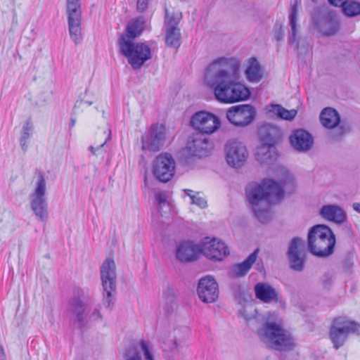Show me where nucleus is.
I'll return each mask as SVG.
<instances>
[{"instance_id":"obj_1","label":"nucleus","mask_w":360,"mask_h":360,"mask_svg":"<svg viewBox=\"0 0 360 360\" xmlns=\"http://www.w3.org/2000/svg\"><path fill=\"white\" fill-rule=\"evenodd\" d=\"M276 176L280 184L273 179H264L262 184L251 182L246 186L245 195L255 216L262 223L271 219L270 205L280 202L284 197V188L292 191L295 186L293 175L284 167L278 166Z\"/></svg>"},{"instance_id":"obj_2","label":"nucleus","mask_w":360,"mask_h":360,"mask_svg":"<svg viewBox=\"0 0 360 360\" xmlns=\"http://www.w3.org/2000/svg\"><path fill=\"white\" fill-rule=\"evenodd\" d=\"M239 67L235 58H219L207 67L205 80L214 89V96L219 101L232 103L249 98V89L238 82Z\"/></svg>"},{"instance_id":"obj_3","label":"nucleus","mask_w":360,"mask_h":360,"mask_svg":"<svg viewBox=\"0 0 360 360\" xmlns=\"http://www.w3.org/2000/svg\"><path fill=\"white\" fill-rule=\"evenodd\" d=\"M307 242L309 252L318 257H327L334 252L336 240L328 226L318 224L309 229Z\"/></svg>"},{"instance_id":"obj_4","label":"nucleus","mask_w":360,"mask_h":360,"mask_svg":"<svg viewBox=\"0 0 360 360\" xmlns=\"http://www.w3.org/2000/svg\"><path fill=\"white\" fill-rule=\"evenodd\" d=\"M94 302V299L89 290L75 287L72 296L68 302V311L71 314V321L75 327L82 329L88 323V307Z\"/></svg>"},{"instance_id":"obj_5","label":"nucleus","mask_w":360,"mask_h":360,"mask_svg":"<svg viewBox=\"0 0 360 360\" xmlns=\"http://www.w3.org/2000/svg\"><path fill=\"white\" fill-rule=\"evenodd\" d=\"M257 334L267 346L276 350H290L292 348L290 335L280 324L266 321L258 329Z\"/></svg>"},{"instance_id":"obj_6","label":"nucleus","mask_w":360,"mask_h":360,"mask_svg":"<svg viewBox=\"0 0 360 360\" xmlns=\"http://www.w3.org/2000/svg\"><path fill=\"white\" fill-rule=\"evenodd\" d=\"M118 45L120 52L127 58L129 64L134 70L140 69L151 58L150 48L144 43H134L130 39L120 37Z\"/></svg>"},{"instance_id":"obj_7","label":"nucleus","mask_w":360,"mask_h":360,"mask_svg":"<svg viewBox=\"0 0 360 360\" xmlns=\"http://www.w3.org/2000/svg\"><path fill=\"white\" fill-rule=\"evenodd\" d=\"M103 287V302L105 308L111 310L115 304L117 293V274L115 261L107 258L101 266Z\"/></svg>"},{"instance_id":"obj_8","label":"nucleus","mask_w":360,"mask_h":360,"mask_svg":"<svg viewBox=\"0 0 360 360\" xmlns=\"http://www.w3.org/2000/svg\"><path fill=\"white\" fill-rule=\"evenodd\" d=\"M46 182L42 173H39L34 191L30 194V208L36 218L42 222L49 219L48 202L46 198Z\"/></svg>"},{"instance_id":"obj_9","label":"nucleus","mask_w":360,"mask_h":360,"mask_svg":"<svg viewBox=\"0 0 360 360\" xmlns=\"http://www.w3.org/2000/svg\"><path fill=\"white\" fill-rule=\"evenodd\" d=\"M360 325L345 317H338L333 320L330 329V338L334 347L338 349L346 342L350 333H359Z\"/></svg>"},{"instance_id":"obj_10","label":"nucleus","mask_w":360,"mask_h":360,"mask_svg":"<svg viewBox=\"0 0 360 360\" xmlns=\"http://www.w3.org/2000/svg\"><path fill=\"white\" fill-rule=\"evenodd\" d=\"M68 30L75 44L81 42L82 8L81 0H66Z\"/></svg>"},{"instance_id":"obj_11","label":"nucleus","mask_w":360,"mask_h":360,"mask_svg":"<svg viewBox=\"0 0 360 360\" xmlns=\"http://www.w3.org/2000/svg\"><path fill=\"white\" fill-rule=\"evenodd\" d=\"M175 160L167 153L158 155L153 162V173L161 182L166 183L171 180L174 174Z\"/></svg>"},{"instance_id":"obj_12","label":"nucleus","mask_w":360,"mask_h":360,"mask_svg":"<svg viewBox=\"0 0 360 360\" xmlns=\"http://www.w3.org/2000/svg\"><path fill=\"white\" fill-rule=\"evenodd\" d=\"M190 124L197 131L196 132L207 136L219 127L220 121L218 117L211 112L200 111L192 116Z\"/></svg>"},{"instance_id":"obj_13","label":"nucleus","mask_w":360,"mask_h":360,"mask_svg":"<svg viewBox=\"0 0 360 360\" xmlns=\"http://www.w3.org/2000/svg\"><path fill=\"white\" fill-rule=\"evenodd\" d=\"M213 148V144L207 135L200 132L193 133L188 139L186 149L187 153L198 158L207 156Z\"/></svg>"},{"instance_id":"obj_14","label":"nucleus","mask_w":360,"mask_h":360,"mask_svg":"<svg viewBox=\"0 0 360 360\" xmlns=\"http://www.w3.org/2000/svg\"><path fill=\"white\" fill-rule=\"evenodd\" d=\"M256 116L255 108L249 104L232 106L226 112L228 120L238 127L250 124Z\"/></svg>"},{"instance_id":"obj_15","label":"nucleus","mask_w":360,"mask_h":360,"mask_svg":"<svg viewBox=\"0 0 360 360\" xmlns=\"http://www.w3.org/2000/svg\"><path fill=\"white\" fill-rule=\"evenodd\" d=\"M165 140V128L162 125L153 124L141 137L142 148L152 152L159 151L164 146Z\"/></svg>"},{"instance_id":"obj_16","label":"nucleus","mask_w":360,"mask_h":360,"mask_svg":"<svg viewBox=\"0 0 360 360\" xmlns=\"http://www.w3.org/2000/svg\"><path fill=\"white\" fill-rule=\"evenodd\" d=\"M225 153L228 165L235 168L242 167L248 157L246 146L237 140L229 141L226 144Z\"/></svg>"},{"instance_id":"obj_17","label":"nucleus","mask_w":360,"mask_h":360,"mask_svg":"<svg viewBox=\"0 0 360 360\" xmlns=\"http://www.w3.org/2000/svg\"><path fill=\"white\" fill-rule=\"evenodd\" d=\"M200 248L201 252L210 260L221 261L229 254L225 243L216 238H205L200 245Z\"/></svg>"},{"instance_id":"obj_18","label":"nucleus","mask_w":360,"mask_h":360,"mask_svg":"<svg viewBox=\"0 0 360 360\" xmlns=\"http://www.w3.org/2000/svg\"><path fill=\"white\" fill-rule=\"evenodd\" d=\"M319 31L326 36H331L336 34L339 29V22L335 15L327 9H321L317 16L314 17Z\"/></svg>"},{"instance_id":"obj_19","label":"nucleus","mask_w":360,"mask_h":360,"mask_svg":"<svg viewBox=\"0 0 360 360\" xmlns=\"http://www.w3.org/2000/svg\"><path fill=\"white\" fill-rule=\"evenodd\" d=\"M232 291L236 302L243 307L242 309L238 311V315L247 321L255 319L256 316L255 314H252L251 315H248V311H253L256 314L257 313V310L253 309L252 306L246 307V304L252 300L251 293L247 290L244 286L238 284L233 286Z\"/></svg>"},{"instance_id":"obj_20","label":"nucleus","mask_w":360,"mask_h":360,"mask_svg":"<svg viewBox=\"0 0 360 360\" xmlns=\"http://www.w3.org/2000/svg\"><path fill=\"white\" fill-rule=\"evenodd\" d=\"M180 18L166 10L165 27L166 31V44L168 46L178 48L180 46L181 33L178 27Z\"/></svg>"},{"instance_id":"obj_21","label":"nucleus","mask_w":360,"mask_h":360,"mask_svg":"<svg viewBox=\"0 0 360 360\" xmlns=\"http://www.w3.org/2000/svg\"><path fill=\"white\" fill-rule=\"evenodd\" d=\"M197 291L200 300L205 303L215 302L219 296L218 284L211 276H205L199 281Z\"/></svg>"},{"instance_id":"obj_22","label":"nucleus","mask_w":360,"mask_h":360,"mask_svg":"<svg viewBox=\"0 0 360 360\" xmlns=\"http://www.w3.org/2000/svg\"><path fill=\"white\" fill-rule=\"evenodd\" d=\"M292 147L297 152L307 153L314 145V139L311 134L304 129L294 130L289 137Z\"/></svg>"},{"instance_id":"obj_23","label":"nucleus","mask_w":360,"mask_h":360,"mask_svg":"<svg viewBox=\"0 0 360 360\" xmlns=\"http://www.w3.org/2000/svg\"><path fill=\"white\" fill-rule=\"evenodd\" d=\"M303 240L301 238L295 237L289 244L288 255L292 269L297 271H302L304 267L305 257L299 251L301 245H303Z\"/></svg>"},{"instance_id":"obj_24","label":"nucleus","mask_w":360,"mask_h":360,"mask_svg":"<svg viewBox=\"0 0 360 360\" xmlns=\"http://www.w3.org/2000/svg\"><path fill=\"white\" fill-rule=\"evenodd\" d=\"M201 252L200 245L191 240L181 241L176 248V258L182 262L195 260Z\"/></svg>"},{"instance_id":"obj_25","label":"nucleus","mask_w":360,"mask_h":360,"mask_svg":"<svg viewBox=\"0 0 360 360\" xmlns=\"http://www.w3.org/2000/svg\"><path fill=\"white\" fill-rule=\"evenodd\" d=\"M125 360H155L144 340L130 345L124 353Z\"/></svg>"},{"instance_id":"obj_26","label":"nucleus","mask_w":360,"mask_h":360,"mask_svg":"<svg viewBox=\"0 0 360 360\" xmlns=\"http://www.w3.org/2000/svg\"><path fill=\"white\" fill-rule=\"evenodd\" d=\"M258 135L262 144L275 146L281 140L282 132L276 125L266 123L259 128Z\"/></svg>"},{"instance_id":"obj_27","label":"nucleus","mask_w":360,"mask_h":360,"mask_svg":"<svg viewBox=\"0 0 360 360\" xmlns=\"http://www.w3.org/2000/svg\"><path fill=\"white\" fill-rule=\"evenodd\" d=\"M319 213L323 218L338 224L344 223L347 219L345 210L338 205H323Z\"/></svg>"},{"instance_id":"obj_28","label":"nucleus","mask_w":360,"mask_h":360,"mask_svg":"<svg viewBox=\"0 0 360 360\" xmlns=\"http://www.w3.org/2000/svg\"><path fill=\"white\" fill-rule=\"evenodd\" d=\"M255 159L261 165H271L278 158V153L275 146L262 144L257 148Z\"/></svg>"},{"instance_id":"obj_29","label":"nucleus","mask_w":360,"mask_h":360,"mask_svg":"<svg viewBox=\"0 0 360 360\" xmlns=\"http://www.w3.org/2000/svg\"><path fill=\"white\" fill-rule=\"evenodd\" d=\"M255 296L260 301L264 303L277 302L278 293L274 288L267 283H258L254 288Z\"/></svg>"},{"instance_id":"obj_30","label":"nucleus","mask_w":360,"mask_h":360,"mask_svg":"<svg viewBox=\"0 0 360 360\" xmlns=\"http://www.w3.org/2000/svg\"><path fill=\"white\" fill-rule=\"evenodd\" d=\"M258 250L251 253L243 262L234 264L229 271L233 278H242L248 274L257 258Z\"/></svg>"},{"instance_id":"obj_31","label":"nucleus","mask_w":360,"mask_h":360,"mask_svg":"<svg viewBox=\"0 0 360 360\" xmlns=\"http://www.w3.org/2000/svg\"><path fill=\"white\" fill-rule=\"evenodd\" d=\"M145 23L146 21L143 17L131 20L127 25L125 34H122L120 37H125L132 41L143 32L145 29Z\"/></svg>"},{"instance_id":"obj_32","label":"nucleus","mask_w":360,"mask_h":360,"mask_svg":"<svg viewBox=\"0 0 360 360\" xmlns=\"http://www.w3.org/2000/svg\"><path fill=\"white\" fill-rule=\"evenodd\" d=\"M297 15H298V5L295 2L291 6L289 14V25L290 29L289 30L288 41L291 44H295L296 49H298V43H297Z\"/></svg>"},{"instance_id":"obj_33","label":"nucleus","mask_w":360,"mask_h":360,"mask_svg":"<svg viewBox=\"0 0 360 360\" xmlns=\"http://www.w3.org/2000/svg\"><path fill=\"white\" fill-rule=\"evenodd\" d=\"M320 120L323 126L328 129H333L340 123V117L335 109L326 108L321 112Z\"/></svg>"},{"instance_id":"obj_34","label":"nucleus","mask_w":360,"mask_h":360,"mask_svg":"<svg viewBox=\"0 0 360 360\" xmlns=\"http://www.w3.org/2000/svg\"><path fill=\"white\" fill-rule=\"evenodd\" d=\"M246 77L250 82H259L262 78L261 65L255 58H251L245 70Z\"/></svg>"},{"instance_id":"obj_35","label":"nucleus","mask_w":360,"mask_h":360,"mask_svg":"<svg viewBox=\"0 0 360 360\" xmlns=\"http://www.w3.org/2000/svg\"><path fill=\"white\" fill-rule=\"evenodd\" d=\"M33 131L34 124L31 118H28L23 124L20 137V145L24 152L27 150L29 139H30Z\"/></svg>"},{"instance_id":"obj_36","label":"nucleus","mask_w":360,"mask_h":360,"mask_svg":"<svg viewBox=\"0 0 360 360\" xmlns=\"http://www.w3.org/2000/svg\"><path fill=\"white\" fill-rule=\"evenodd\" d=\"M271 108L272 109L270 110L274 112L278 117L283 120H291L297 115L296 110L292 109L288 110L278 104L272 105Z\"/></svg>"},{"instance_id":"obj_37","label":"nucleus","mask_w":360,"mask_h":360,"mask_svg":"<svg viewBox=\"0 0 360 360\" xmlns=\"http://www.w3.org/2000/svg\"><path fill=\"white\" fill-rule=\"evenodd\" d=\"M344 13L349 17L360 15V3L354 0H347L342 6Z\"/></svg>"},{"instance_id":"obj_38","label":"nucleus","mask_w":360,"mask_h":360,"mask_svg":"<svg viewBox=\"0 0 360 360\" xmlns=\"http://www.w3.org/2000/svg\"><path fill=\"white\" fill-rule=\"evenodd\" d=\"M184 192L190 197L192 204L196 205L200 208L207 207V201L204 198L200 195V193L197 192L194 193V191L190 189H186Z\"/></svg>"},{"instance_id":"obj_39","label":"nucleus","mask_w":360,"mask_h":360,"mask_svg":"<svg viewBox=\"0 0 360 360\" xmlns=\"http://www.w3.org/2000/svg\"><path fill=\"white\" fill-rule=\"evenodd\" d=\"M155 199L158 204L159 212L162 215V210L164 207H169V204L167 200V195L165 192L160 191L155 194Z\"/></svg>"},{"instance_id":"obj_40","label":"nucleus","mask_w":360,"mask_h":360,"mask_svg":"<svg viewBox=\"0 0 360 360\" xmlns=\"http://www.w3.org/2000/svg\"><path fill=\"white\" fill-rule=\"evenodd\" d=\"M285 31L282 26H279L275 30L274 39L277 41H281L284 39Z\"/></svg>"},{"instance_id":"obj_41","label":"nucleus","mask_w":360,"mask_h":360,"mask_svg":"<svg viewBox=\"0 0 360 360\" xmlns=\"http://www.w3.org/2000/svg\"><path fill=\"white\" fill-rule=\"evenodd\" d=\"M83 104L91 105L93 104V101L85 100L84 98H80L76 101L74 105V110H75L77 108H81ZM74 112H75V111H74Z\"/></svg>"},{"instance_id":"obj_42","label":"nucleus","mask_w":360,"mask_h":360,"mask_svg":"<svg viewBox=\"0 0 360 360\" xmlns=\"http://www.w3.org/2000/svg\"><path fill=\"white\" fill-rule=\"evenodd\" d=\"M148 6V0H137L136 8L139 12L145 11Z\"/></svg>"},{"instance_id":"obj_43","label":"nucleus","mask_w":360,"mask_h":360,"mask_svg":"<svg viewBox=\"0 0 360 360\" xmlns=\"http://www.w3.org/2000/svg\"><path fill=\"white\" fill-rule=\"evenodd\" d=\"M101 319L102 315L98 309H94L89 316L90 321H95L97 320H101Z\"/></svg>"},{"instance_id":"obj_44","label":"nucleus","mask_w":360,"mask_h":360,"mask_svg":"<svg viewBox=\"0 0 360 360\" xmlns=\"http://www.w3.org/2000/svg\"><path fill=\"white\" fill-rule=\"evenodd\" d=\"M322 282L326 287L330 285L333 283V275L330 273H326L323 276Z\"/></svg>"},{"instance_id":"obj_45","label":"nucleus","mask_w":360,"mask_h":360,"mask_svg":"<svg viewBox=\"0 0 360 360\" xmlns=\"http://www.w3.org/2000/svg\"><path fill=\"white\" fill-rule=\"evenodd\" d=\"M108 131H109V133H108V136L106 137V139H105V141H104L102 144H101V145H100V146H99L98 148H94L93 146H89V150L91 152V153H92L93 155H97L96 151L98 150V148H102V147H103V146L106 143V142H107L108 140H110V137H111V132H110V129H108Z\"/></svg>"},{"instance_id":"obj_46","label":"nucleus","mask_w":360,"mask_h":360,"mask_svg":"<svg viewBox=\"0 0 360 360\" xmlns=\"http://www.w3.org/2000/svg\"><path fill=\"white\" fill-rule=\"evenodd\" d=\"M167 302L172 304L175 300V295L172 290H168L166 292Z\"/></svg>"},{"instance_id":"obj_47","label":"nucleus","mask_w":360,"mask_h":360,"mask_svg":"<svg viewBox=\"0 0 360 360\" xmlns=\"http://www.w3.org/2000/svg\"><path fill=\"white\" fill-rule=\"evenodd\" d=\"M347 0H328V2L335 6L342 7Z\"/></svg>"},{"instance_id":"obj_48","label":"nucleus","mask_w":360,"mask_h":360,"mask_svg":"<svg viewBox=\"0 0 360 360\" xmlns=\"http://www.w3.org/2000/svg\"><path fill=\"white\" fill-rule=\"evenodd\" d=\"M0 360H7L3 347L0 346Z\"/></svg>"},{"instance_id":"obj_49","label":"nucleus","mask_w":360,"mask_h":360,"mask_svg":"<svg viewBox=\"0 0 360 360\" xmlns=\"http://www.w3.org/2000/svg\"><path fill=\"white\" fill-rule=\"evenodd\" d=\"M76 122H77L76 117H71L70 124H69L70 128H72L75 125Z\"/></svg>"},{"instance_id":"obj_50","label":"nucleus","mask_w":360,"mask_h":360,"mask_svg":"<svg viewBox=\"0 0 360 360\" xmlns=\"http://www.w3.org/2000/svg\"><path fill=\"white\" fill-rule=\"evenodd\" d=\"M353 208L355 211L360 213V203L356 202L353 204Z\"/></svg>"},{"instance_id":"obj_51","label":"nucleus","mask_w":360,"mask_h":360,"mask_svg":"<svg viewBox=\"0 0 360 360\" xmlns=\"http://www.w3.org/2000/svg\"><path fill=\"white\" fill-rule=\"evenodd\" d=\"M174 345L175 347H177V342H176V340H174Z\"/></svg>"},{"instance_id":"obj_52","label":"nucleus","mask_w":360,"mask_h":360,"mask_svg":"<svg viewBox=\"0 0 360 360\" xmlns=\"http://www.w3.org/2000/svg\"><path fill=\"white\" fill-rule=\"evenodd\" d=\"M313 2H316L317 0H311Z\"/></svg>"}]
</instances>
